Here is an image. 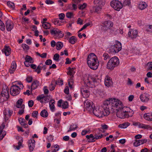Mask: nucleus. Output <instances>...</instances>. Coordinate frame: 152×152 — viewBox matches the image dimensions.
Wrapping results in <instances>:
<instances>
[{
    "label": "nucleus",
    "instance_id": "f257e3e1",
    "mask_svg": "<svg viewBox=\"0 0 152 152\" xmlns=\"http://www.w3.org/2000/svg\"><path fill=\"white\" fill-rule=\"evenodd\" d=\"M122 103L120 100L115 98H109L104 101L102 105L104 109L101 108L93 109L92 111L94 114L96 116L102 118L109 115L110 113H113V107H118L120 109L122 108Z\"/></svg>",
    "mask_w": 152,
    "mask_h": 152
},
{
    "label": "nucleus",
    "instance_id": "f03ea898",
    "mask_svg": "<svg viewBox=\"0 0 152 152\" xmlns=\"http://www.w3.org/2000/svg\"><path fill=\"white\" fill-rule=\"evenodd\" d=\"M87 64L89 67L93 70L96 69L99 64L97 58L94 53H91L88 56L87 58Z\"/></svg>",
    "mask_w": 152,
    "mask_h": 152
},
{
    "label": "nucleus",
    "instance_id": "7ed1b4c3",
    "mask_svg": "<svg viewBox=\"0 0 152 152\" xmlns=\"http://www.w3.org/2000/svg\"><path fill=\"white\" fill-rule=\"evenodd\" d=\"M119 63V61L118 57L115 56L111 58L107 63V68L108 69L113 70L117 66Z\"/></svg>",
    "mask_w": 152,
    "mask_h": 152
},
{
    "label": "nucleus",
    "instance_id": "20e7f679",
    "mask_svg": "<svg viewBox=\"0 0 152 152\" xmlns=\"http://www.w3.org/2000/svg\"><path fill=\"white\" fill-rule=\"evenodd\" d=\"M121 48V43L118 41L116 42V44L112 45L109 48V52L111 54H115L120 51Z\"/></svg>",
    "mask_w": 152,
    "mask_h": 152
},
{
    "label": "nucleus",
    "instance_id": "39448f33",
    "mask_svg": "<svg viewBox=\"0 0 152 152\" xmlns=\"http://www.w3.org/2000/svg\"><path fill=\"white\" fill-rule=\"evenodd\" d=\"M110 4L111 6L115 10L119 11L123 7L122 4L118 0H113L111 1Z\"/></svg>",
    "mask_w": 152,
    "mask_h": 152
},
{
    "label": "nucleus",
    "instance_id": "423d86ee",
    "mask_svg": "<svg viewBox=\"0 0 152 152\" xmlns=\"http://www.w3.org/2000/svg\"><path fill=\"white\" fill-rule=\"evenodd\" d=\"M120 101L122 103V108L121 109H120L118 107H113V111L114 110H116L117 111V112L116 113V115L117 117L119 118H127V116L126 115V111L124 112H122L121 111V110L123 109V104L122 102Z\"/></svg>",
    "mask_w": 152,
    "mask_h": 152
},
{
    "label": "nucleus",
    "instance_id": "0eeeda50",
    "mask_svg": "<svg viewBox=\"0 0 152 152\" xmlns=\"http://www.w3.org/2000/svg\"><path fill=\"white\" fill-rule=\"evenodd\" d=\"M20 91L19 87L17 86L13 85L10 88V94L13 96H15L18 94Z\"/></svg>",
    "mask_w": 152,
    "mask_h": 152
},
{
    "label": "nucleus",
    "instance_id": "6e6552de",
    "mask_svg": "<svg viewBox=\"0 0 152 152\" xmlns=\"http://www.w3.org/2000/svg\"><path fill=\"white\" fill-rule=\"evenodd\" d=\"M84 105L85 107L88 110L91 111L93 110L95 107L94 104L91 101L88 100H86L84 102Z\"/></svg>",
    "mask_w": 152,
    "mask_h": 152
},
{
    "label": "nucleus",
    "instance_id": "1a4fd4ad",
    "mask_svg": "<svg viewBox=\"0 0 152 152\" xmlns=\"http://www.w3.org/2000/svg\"><path fill=\"white\" fill-rule=\"evenodd\" d=\"M50 97L48 96H43V95L38 96L37 97V99L39 101L42 103H46L49 102Z\"/></svg>",
    "mask_w": 152,
    "mask_h": 152
},
{
    "label": "nucleus",
    "instance_id": "9d476101",
    "mask_svg": "<svg viewBox=\"0 0 152 152\" xmlns=\"http://www.w3.org/2000/svg\"><path fill=\"white\" fill-rule=\"evenodd\" d=\"M128 34L129 37L133 39L137 37L138 32L136 30L130 29L129 30Z\"/></svg>",
    "mask_w": 152,
    "mask_h": 152
},
{
    "label": "nucleus",
    "instance_id": "9b49d317",
    "mask_svg": "<svg viewBox=\"0 0 152 152\" xmlns=\"http://www.w3.org/2000/svg\"><path fill=\"white\" fill-rule=\"evenodd\" d=\"M35 141L33 138H31L28 142L29 149L30 152H32L34 150L35 146Z\"/></svg>",
    "mask_w": 152,
    "mask_h": 152
},
{
    "label": "nucleus",
    "instance_id": "f8f14e48",
    "mask_svg": "<svg viewBox=\"0 0 152 152\" xmlns=\"http://www.w3.org/2000/svg\"><path fill=\"white\" fill-rule=\"evenodd\" d=\"M1 95H2V98H4V100H7L9 97V94L8 89L6 88V89H3L2 91Z\"/></svg>",
    "mask_w": 152,
    "mask_h": 152
},
{
    "label": "nucleus",
    "instance_id": "ddd939ff",
    "mask_svg": "<svg viewBox=\"0 0 152 152\" xmlns=\"http://www.w3.org/2000/svg\"><path fill=\"white\" fill-rule=\"evenodd\" d=\"M147 142V140L144 139L142 140H135L133 143L135 147H137L141 144H142Z\"/></svg>",
    "mask_w": 152,
    "mask_h": 152
},
{
    "label": "nucleus",
    "instance_id": "4468645a",
    "mask_svg": "<svg viewBox=\"0 0 152 152\" xmlns=\"http://www.w3.org/2000/svg\"><path fill=\"white\" fill-rule=\"evenodd\" d=\"M50 33L52 35H60L61 37L63 36V34H62V32L57 28H54L50 30Z\"/></svg>",
    "mask_w": 152,
    "mask_h": 152
},
{
    "label": "nucleus",
    "instance_id": "2eb2a0df",
    "mask_svg": "<svg viewBox=\"0 0 152 152\" xmlns=\"http://www.w3.org/2000/svg\"><path fill=\"white\" fill-rule=\"evenodd\" d=\"M12 113V111H11L10 110H7L5 109L4 110L3 113L5 121L8 120L9 118L11 115Z\"/></svg>",
    "mask_w": 152,
    "mask_h": 152
},
{
    "label": "nucleus",
    "instance_id": "dca6fc26",
    "mask_svg": "<svg viewBox=\"0 0 152 152\" xmlns=\"http://www.w3.org/2000/svg\"><path fill=\"white\" fill-rule=\"evenodd\" d=\"M104 84L106 86L109 87L112 86L113 84V82L111 78L108 76H106L105 81Z\"/></svg>",
    "mask_w": 152,
    "mask_h": 152
},
{
    "label": "nucleus",
    "instance_id": "f3484780",
    "mask_svg": "<svg viewBox=\"0 0 152 152\" xmlns=\"http://www.w3.org/2000/svg\"><path fill=\"white\" fill-rule=\"evenodd\" d=\"M91 80H89V79L88 78L85 81V84L87 86L89 87H91V82L92 81L93 83L97 82L98 80L97 78L93 77H91Z\"/></svg>",
    "mask_w": 152,
    "mask_h": 152
},
{
    "label": "nucleus",
    "instance_id": "a211bd4d",
    "mask_svg": "<svg viewBox=\"0 0 152 152\" xmlns=\"http://www.w3.org/2000/svg\"><path fill=\"white\" fill-rule=\"evenodd\" d=\"M102 8L98 5H96L95 6L92 7V9L91 10L90 12L91 13L94 12L99 13L101 11Z\"/></svg>",
    "mask_w": 152,
    "mask_h": 152
},
{
    "label": "nucleus",
    "instance_id": "6ab92c4d",
    "mask_svg": "<svg viewBox=\"0 0 152 152\" xmlns=\"http://www.w3.org/2000/svg\"><path fill=\"white\" fill-rule=\"evenodd\" d=\"M13 23L10 20H7L6 23V27L7 30L10 31L13 28Z\"/></svg>",
    "mask_w": 152,
    "mask_h": 152
},
{
    "label": "nucleus",
    "instance_id": "aec40b11",
    "mask_svg": "<svg viewBox=\"0 0 152 152\" xmlns=\"http://www.w3.org/2000/svg\"><path fill=\"white\" fill-rule=\"evenodd\" d=\"M80 91L83 97L85 98L89 97L90 93L89 91L84 88H81Z\"/></svg>",
    "mask_w": 152,
    "mask_h": 152
},
{
    "label": "nucleus",
    "instance_id": "412c9836",
    "mask_svg": "<svg viewBox=\"0 0 152 152\" xmlns=\"http://www.w3.org/2000/svg\"><path fill=\"white\" fill-rule=\"evenodd\" d=\"M140 98L142 102H147L149 99L148 95L146 94L141 95L140 96Z\"/></svg>",
    "mask_w": 152,
    "mask_h": 152
},
{
    "label": "nucleus",
    "instance_id": "4be33fe9",
    "mask_svg": "<svg viewBox=\"0 0 152 152\" xmlns=\"http://www.w3.org/2000/svg\"><path fill=\"white\" fill-rule=\"evenodd\" d=\"M102 25L106 27V28H108V29H111V28L113 25V22L111 21H104L102 24Z\"/></svg>",
    "mask_w": 152,
    "mask_h": 152
},
{
    "label": "nucleus",
    "instance_id": "5701e85b",
    "mask_svg": "<svg viewBox=\"0 0 152 152\" xmlns=\"http://www.w3.org/2000/svg\"><path fill=\"white\" fill-rule=\"evenodd\" d=\"M94 3L95 4L98 5L102 8V7L105 4V0H95Z\"/></svg>",
    "mask_w": 152,
    "mask_h": 152
},
{
    "label": "nucleus",
    "instance_id": "b1692460",
    "mask_svg": "<svg viewBox=\"0 0 152 152\" xmlns=\"http://www.w3.org/2000/svg\"><path fill=\"white\" fill-rule=\"evenodd\" d=\"M39 85V81L37 80L34 81L32 82L31 85V90L36 89Z\"/></svg>",
    "mask_w": 152,
    "mask_h": 152
},
{
    "label": "nucleus",
    "instance_id": "393cba45",
    "mask_svg": "<svg viewBox=\"0 0 152 152\" xmlns=\"http://www.w3.org/2000/svg\"><path fill=\"white\" fill-rule=\"evenodd\" d=\"M2 51L4 53L6 56H8L10 54L11 50L9 46H6L4 49L2 50Z\"/></svg>",
    "mask_w": 152,
    "mask_h": 152
},
{
    "label": "nucleus",
    "instance_id": "a878e982",
    "mask_svg": "<svg viewBox=\"0 0 152 152\" xmlns=\"http://www.w3.org/2000/svg\"><path fill=\"white\" fill-rule=\"evenodd\" d=\"M55 101L53 99L50 100L49 101V105L50 110L52 112H54L55 110L54 104Z\"/></svg>",
    "mask_w": 152,
    "mask_h": 152
},
{
    "label": "nucleus",
    "instance_id": "bb28decb",
    "mask_svg": "<svg viewBox=\"0 0 152 152\" xmlns=\"http://www.w3.org/2000/svg\"><path fill=\"white\" fill-rule=\"evenodd\" d=\"M16 68V64L15 61H13L9 69V72L10 74L13 73Z\"/></svg>",
    "mask_w": 152,
    "mask_h": 152
},
{
    "label": "nucleus",
    "instance_id": "cd10ccee",
    "mask_svg": "<svg viewBox=\"0 0 152 152\" xmlns=\"http://www.w3.org/2000/svg\"><path fill=\"white\" fill-rule=\"evenodd\" d=\"M144 118L146 120L152 121V113H148L145 114Z\"/></svg>",
    "mask_w": 152,
    "mask_h": 152
},
{
    "label": "nucleus",
    "instance_id": "c85d7f7f",
    "mask_svg": "<svg viewBox=\"0 0 152 152\" xmlns=\"http://www.w3.org/2000/svg\"><path fill=\"white\" fill-rule=\"evenodd\" d=\"M67 8L68 9L70 10H76L77 9V5L74 4H69L68 5Z\"/></svg>",
    "mask_w": 152,
    "mask_h": 152
},
{
    "label": "nucleus",
    "instance_id": "c756f323",
    "mask_svg": "<svg viewBox=\"0 0 152 152\" xmlns=\"http://www.w3.org/2000/svg\"><path fill=\"white\" fill-rule=\"evenodd\" d=\"M147 5L145 2H140L138 5V8L141 10L145 9L147 7Z\"/></svg>",
    "mask_w": 152,
    "mask_h": 152
},
{
    "label": "nucleus",
    "instance_id": "7c9ffc66",
    "mask_svg": "<svg viewBox=\"0 0 152 152\" xmlns=\"http://www.w3.org/2000/svg\"><path fill=\"white\" fill-rule=\"evenodd\" d=\"M75 68H71L70 67L68 68L69 71L67 72V74L70 75L71 76V77H73V75L75 73V72L74 71V70Z\"/></svg>",
    "mask_w": 152,
    "mask_h": 152
},
{
    "label": "nucleus",
    "instance_id": "2f4dec72",
    "mask_svg": "<svg viewBox=\"0 0 152 152\" xmlns=\"http://www.w3.org/2000/svg\"><path fill=\"white\" fill-rule=\"evenodd\" d=\"M42 24V27L45 29H49L51 26L50 24L47 22H41Z\"/></svg>",
    "mask_w": 152,
    "mask_h": 152
},
{
    "label": "nucleus",
    "instance_id": "473e14b6",
    "mask_svg": "<svg viewBox=\"0 0 152 152\" xmlns=\"http://www.w3.org/2000/svg\"><path fill=\"white\" fill-rule=\"evenodd\" d=\"M77 128V125L74 124H72L70 126L69 129L68 130L67 132H69L72 131H74Z\"/></svg>",
    "mask_w": 152,
    "mask_h": 152
},
{
    "label": "nucleus",
    "instance_id": "72a5a7b5",
    "mask_svg": "<svg viewBox=\"0 0 152 152\" xmlns=\"http://www.w3.org/2000/svg\"><path fill=\"white\" fill-rule=\"evenodd\" d=\"M86 137L89 140L88 141L89 142H94L95 140H94V136H93L92 134H91L90 135H87L86 136Z\"/></svg>",
    "mask_w": 152,
    "mask_h": 152
},
{
    "label": "nucleus",
    "instance_id": "f704fd0d",
    "mask_svg": "<svg viewBox=\"0 0 152 152\" xmlns=\"http://www.w3.org/2000/svg\"><path fill=\"white\" fill-rule=\"evenodd\" d=\"M43 64L42 63H40L39 65L37 66V68L35 69V72H37V74H39L42 69V65Z\"/></svg>",
    "mask_w": 152,
    "mask_h": 152
},
{
    "label": "nucleus",
    "instance_id": "c9c22d12",
    "mask_svg": "<svg viewBox=\"0 0 152 152\" xmlns=\"http://www.w3.org/2000/svg\"><path fill=\"white\" fill-rule=\"evenodd\" d=\"M40 115L42 117L46 118L48 116V113L44 109L41 111L40 113Z\"/></svg>",
    "mask_w": 152,
    "mask_h": 152
},
{
    "label": "nucleus",
    "instance_id": "e433bc0d",
    "mask_svg": "<svg viewBox=\"0 0 152 152\" xmlns=\"http://www.w3.org/2000/svg\"><path fill=\"white\" fill-rule=\"evenodd\" d=\"M77 39L75 36H72L69 39V42L72 44H74L77 41Z\"/></svg>",
    "mask_w": 152,
    "mask_h": 152
},
{
    "label": "nucleus",
    "instance_id": "4c0bfd02",
    "mask_svg": "<svg viewBox=\"0 0 152 152\" xmlns=\"http://www.w3.org/2000/svg\"><path fill=\"white\" fill-rule=\"evenodd\" d=\"M129 123H125L118 125V127L121 128H126L129 125Z\"/></svg>",
    "mask_w": 152,
    "mask_h": 152
},
{
    "label": "nucleus",
    "instance_id": "58836bf2",
    "mask_svg": "<svg viewBox=\"0 0 152 152\" xmlns=\"http://www.w3.org/2000/svg\"><path fill=\"white\" fill-rule=\"evenodd\" d=\"M53 23L55 25H57L60 26L61 25V22H60V20L58 19H56L53 20L52 21Z\"/></svg>",
    "mask_w": 152,
    "mask_h": 152
},
{
    "label": "nucleus",
    "instance_id": "ea45409f",
    "mask_svg": "<svg viewBox=\"0 0 152 152\" xmlns=\"http://www.w3.org/2000/svg\"><path fill=\"white\" fill-rule=\"evenodd\" d=\"M25 60V61H28L29 62V63H33V61L32 57L27 55L26 56Z\"/></svg>",
    "mask_w": 152,
    "mask_h": 152
},
{
    "label": "nucleus",
    "instance_id": "a19ab883",
    "mask_svg": "<svg viewBox=\"0 0 152 152\" xmlns=\"http://www.w3.org/2000/svg\"><path fill=\"white\" fill-rule=\"evenodd\" d=\"M63 46V44L61 42H58L56 44V49L57 50H60Z\"/></svg>",
    "mask_w": 152,
    "mask_h": 152
},
{
    "label": "nucleus",
    "instance_id": "79ce46f5",
    "mask_svg": "<svg viewBox=\"0 0 152 152\" xmlns=\"http://www.w3.org/2000/svg\"><path fill=\"white\" fill-rule=\"evenodd\" d=\"M23 141V138H20V140H19L18 143V145L16 147V148L17 150H18L20 149V147L22 146V143Z\"/></svg>",
    "mask_w": 152,
    "mask_h": 152
},
{
    "label": "nucleus",
    "instance_id": "37998d69",
    "mask_svg": "<svg viewBox=\"0 0 152 152\" xmlns=\"http://www.w3.org/2000/svg\"><path fill=\"white\" fill-rule=\"evenodd\" d=\"M7 6L10 8H12V10L14 9L15 5L11 1H8L7 3Z\"/></svg>",
    "mask_w": 152,
    "mask_h": 152
},
{
    "label": "nucleus",
    "instance_id": "c03bdc74",
    "mask_svg": "<svg viewBox=\"0 0 152 152\" xmlns=\"http://www.w3.org/2000/svg\"><path fill=\"white\" fill-rule=\"evenodd\" d=\"M0 29L3 31L5 29V25L3 23L2 21L0 19Z\"/></svg>",
    "mask_w": 152,
    "mask_h": 152
},
{
    "label": "nucleus",
    "instance_id": "a18cd8bd",
    "mask_svg": "<svg viewBox=\"0 0 152 152\" xmlns=\"http://www.w3.org/2000/svg\"><path fill=\"white\" fill-rule=\"evenodd\" d=\"M126 113L127 118H128L132 117L134 114V112L132 110L130 111L127 112L126 111Z\"/></svg>",
    "mask_w": 152,
    "mask_h": 152
},
{
    "label": "nucleus",
    "instance_id": "49530a36",
    "mask_svg": "<svg viewBox=\"0 0 152 152\" xmlns=\"http://www.w3.org/2000/svg\"><path fill=\"white\" fill-rule=\"evenodd\" d=\"M106 135H104V134H102L101 135H98L96 134L94 135V140L100 139L102 137H104Z\"/></svg>",
    "mask_w": 152,
    "mask_h": 152
},
{
    "label": "nucleus",
    "instance_id": "de8ad7c7",
    "mask_svg": "<svg viewBox=\"0 0 152 152\" xmlns=\"http://www.w3.org/2000/svg\"><path fill=\"white\" fill-rule=\"evenodd\" d=\"M131 4V0H124L123 2L124 6L129 5Z\"/></svg>",
    "mask_w": 152,
    "mask_h": 152
},
{
    "label": "nucleus",
    "instance_id": "09e8293b",
    "mask_svg": "<svg viewBox=\"0 0 152 152\" xmlns=\"http://www.w3.org/2000/svg\"><path fill=\"white\" fill-rule=\"evenodd\" d=\"M73 16V13L72 12H67L66 14V16L68 18H72Z\"/></svg>",
    "mask_w": 152,
    "mask_h": 152
},
{
    "label": "nucleus",
    "instance_id": "8fccbe9b",
    "mask_svg": "<svg viewBox=\"0 0 152 152\" xmlns=\"http://www.w3.org/2000/svg\"><path fill=\"white\" fill-rule=\"evenodd\" d=\"M59 55L58 53H56L54 54L53 57V59L57 61H58L59 60Z\"/></svg>",
    "mask_w": 152,
    "mask_h": 152
},
{
    "label": "nucleus",
    "instance_id": "3c124183",
    "mask_svg": "<svg viewBox=\"0 0 152 152\" xmlns=\"http://www.w3.org/2000/svg\"><path fill=\"white\" fill-rule=\"evenodd\" d=\"M6 134V132L2 130V132L0 134V140H1Z\"/></svg>",
    "mask_w": 152,
    "mask_h": 152
},
{
    "label": "nucleus",
    "instance_id": "603ef678",
    "mask_svg": "<svg viewBox=\"0 0 152 152\" xmlns=\"http://www.w3.org/2000/svg\"><path fill=\"white\" fill-rule=\"evenodd\" d=\"M90 25V23H88L85 24L79 30V32H80L83 30L85 29L87 26Z\"/></svg>",
    "mask_w": 152,
    "mask_h": 152
},
{
    "label": "nucleus",
    "instance_id": "864d4df0",
    "mask_svg": "<svg viewBox=\"0 0 152 152\" xmlns=\"http://www.w3.org/2000/svg\"><path fill=\"white\" fill-rule=\"evenodd\" d=\"M86 3H84L83 4H80L79 5L78 8L80 10H83L86 7Z\"/></svg>",
    "mask_w": 152,
    "mask_h": 152
},
{
    "label": "nucleus",
    "instance_id": "5fc2aeb1",
    "mask_svg": "<svg viewBox=\"0 0 152 152\" xmlns=\"http://www.w3.org/2000/svg\"><path fill=\"white\" fill-rule=\"evenodd\" d=\"M103 58L104 60H107L108 58H110V56L107 53H104L103 55Z\"/></svg>",
    "mask_w": 152,
    "mask_h": 152
},
{
    "label": "nucleus",
    "instance_id": "6e6d98bb",
    "mask_svg": "<svg viewBox=\"0 0 152 152\" xmlns=\"http://www.w3.org/2000/svg\"><path fill=\"white\" fill-rule=\"evenodd\" d=\"M68 103L67 102H64L62 105V108L64 109H66L68 107Z\"/></svg>",
    "mask_w": 152,
    "mask_h": 152
},
{
    "label": "nucleus",
    "instance_id": "4d7b16f0",
    "mask_svg": "<svg viewBox=\"0 0 152 152\" xmlns=\"http://www.w3.org/2000/svg\"><path fill=\"white\" fill-rule=\"evenodd\" d=\"M56 84L59 85H62L63 84V80H57L55 82Z\"/></svg>",
    "mask_w": 152,
    "mask_h": 152
},
{
    "label": "nucleus",
    "instance_id": "13d9d810",
    "mask_svg": "<svg viewBox=\"0 0 152 152\" xmlns=\"http://www.w3.org/2000/svg\"><path fill=\"white\" fill-rule=\"evenodd\" d=\"M38 114V112L37 111H34L32 114V116L34 118H37V116Z\"/></svg>",
    "mask_w": 152,
    "mask_h": 152
},
{
    "label": "nucleus",
    "instance_id": "bf43d9fd",
    "mask_svg": "<svg viewBox=\"0 0 152 152\" xmlns=\"http://www.w3.org/2000/svg\"><path fill=\"white\" fill-rule=\"evenodd\" d=\"M58 16L59 17V19L61 20H64L65 15L64 13H61Z\"/></svg>",
    "mask_w": 152,
    "mask_h": 152
},
{
    "label": "nucleus",
    "instance_id": "052dcab7",
    "mask_svg": "<svg viewBox=\"0 0 152 152\" xmlns=\"http://www.w3.org/2000/svg\"><path fill=\"white\" fill-rule=\"evenodd\" d=\"M45 64L47 65H50L52 64V61L51 59H48L46 61Z\"/></svg>",
    "mask_w": 152,
    "mask_h": 152
},
{
    "label": "nucleus",
    "instance_id": "680f3d73",
    "mask_svg": "<svg viewBox=\"0 0 152 152\" xmlns=\"http://www.w3.org/2000/svg\"><path fill=\"white\" fill-rule=\"evenodd\" d=\"M55 86L53 85L52 83H51L49 86V88L50 91H52L55 88Z\"/></svg>",
    "mask_w": 152,
    "mask_h": 152
},
{
    "label": "nucleus",
    "instance_id": "e2e57ef3",
    "mask_svg": "<svg viewBox=\"0 0 152 152\" xmlns=\"http://www.w3.org/2000/svg\"><path fill=\"white\" fill-rule=\"evenodd\" d=\"M28 106L29 107H31L33 105L34 102L33 100H31L28 101Z\"/></svg>",
    "mask_w": 152,
    "mask_h": 152
},
{
    "label": "nucleus",
    "instance_id": "0e129e2a",
    "mask_svg": "<svg viewBox=\"0 0 152 152\" xmlns=\"http://www.w3.org/2000/svg\"><path fill=\"white\" fill-rule=\"evenodd\" d=\"M53 136L52 135H49L48 137L47 138L48 142H50L52 141L53 140Z\"/></svg>",
    "mask_w": 152,
    "mask_h": 152
},
{
    "label": "nucleus",
    "instance_id": "69168bd1",
    "mask_svg": "<svg viewBox=\"0 0 152 152\" xmlns=\"http://www.w3.org/2000/svg\"><path fill=\"white\" fill-rule=\"evenodd\" d=\"M64 92L67 94H68L69 93V88L68 86L65 87L64 90Z\"/></svg>",
    "mask_w": 152,
    "mask_h": 152
},
{
    "label": "nucleus",
    "instance_id": "338daca9",
    "mask_svg": "<svg viewBox=\"0 0 152 152\" xmlns=\"http://www.w3.org/2000/svg\"><path fill=\"white\" fill-rule=\"evenodd\" d=\"M28 83H30L32 80V77H27L26 79Z\"/></svg>",
    "mask_w": 152,
    "mask_h": 152
},
{
    "label": "nucleus",
    "instance_id": "774afa93",
    "mask_svg": "<svg viewBox=\"0 0 152 152\" xmlns=\"http://www.w3.org/2000/svg\"><path fill=\"white\" fill-rule=\"evenodd\" d=\"M22 47L24 49L28 50L29 49V47L27 45L24 44L22 45Z\"/></svg>",
    "mask_w": 152,
    "mask_h": 152
}]
</instances>
